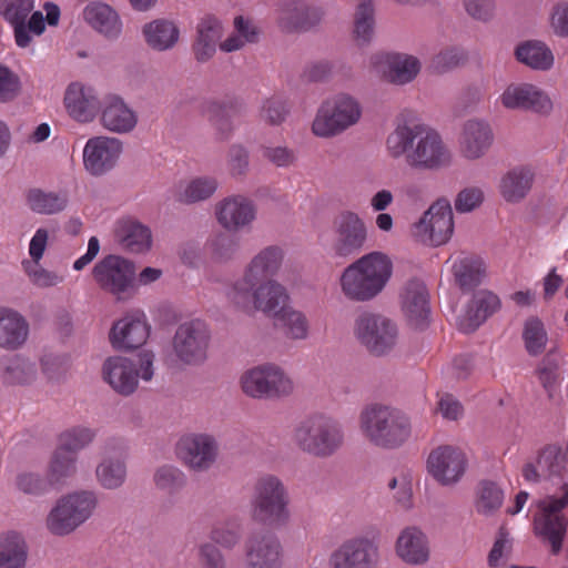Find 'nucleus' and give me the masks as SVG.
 I'll list each match as a JSON object with an SVG mask.
<instances>
[{"instance_id": "nucleus-55", "label": "nucleus", "mask_w": 568, "mask_h": 568, "mask_svg": "<svg viewBox=\"0 0 568 568\" xmlns=\"http://www.w3.org/2000/svg\"><path fill=\"white\" fill-rule=\"evenodd\" d=\"M153 480L159 489L169 494L181 490L186 484L184 473L173 465L159 467L154 473Z\"/></svg>"}, {"instance_id": "nucleus-64", "label": "nucleus", "mask_w": 568, "mask_h": 568, "mask_svg": "<svg viewBox=\"0 0 568 568\" xmlns=\"http://www.w3.org/2000/svg\"><path fill=\"white\" fill-rule=\"evenodd\" d=\"M288 112L290 109L285 101L272 98L264 102L261 111V118L271 125H278L285 121Z\"/></svg>"}, {"instance_id": "nucleus-29", "label": "nucleus", "mask_w": 568, "mask_h": 568, "mask_svg": "<svg viewBox=\"0 0 568 568\" xmlns=\"http://www.w3.org/2000/svg\"><path fill=\"white\" fill-rule=\"evenodd\" d=\"M64 105L69 115L82 123L92 121L101 109L95 90L80 83H71L68 87Z\"/></svg>"}, {"instance_id": "nucleus-11", "label": "nucleus", "mask_w": 568, "mask_h": 568, "mask_svg": "<svg viewBox=\"0 0 568 568\" xmlns=\"http://www.w3.org/2000/svg\"><path fill=\"white\" fill-rule=\"evenodd\" d=\"M362 108L356 99L341 93L326 100L317 111L312 130L315 135L329 138L337 135L357 123Z\"/></svg>"}, {"instance_id": "nucleus-10", "label": "nucleus", "mask_w": 568, "mask_h": 568, "mask_svg": "<svg viewBox=\"0 0 568 568\" xmlns=\"http://www.w3.org/2000/svg\"><path fill=\"white\" fill-rule=\"evenodd\" d=\"M135 274V264L115 254L104 256L92 268V277L98 286L113 295L118 302L133 296Z\"/></svg>"}, {"instance_id": "nucleus-39", "label": "nucleus", "mask_w": 568, "mask_h": 568, "mask_svg": "<svg viewBox=\"0 0 568 568\" xmlns=\"http://www.w3.org/2000/svg\"><path fill=\"white\" fill-rule=\"evenodd\" d=\"M85 21L98 32L110 40L119 38L122 24L118 13L105 3H91L84 9Z\"/></svg>"}, {"instance_id": "nucleus-45", "label": "nucleus", "mask_w": 568, "mask_h": 568, "mask_svg": "<svg viewBox=\"0 0 568 568\" xmlns=\"http://www.w3.org/2000/svg\"><path fill=\"white\" fill-rule=\"evenodd\" d=\"M455 281L463 293L474 291L486 276V266L478 256H466L453 267Z\"/></svg>"}, {"instance_id": "nucleus-31", "label": "nucleus", "mask_w": 568, "mask_h": 568, "mask_svg": "<svg viewBox=\"0 0 568 568\" xmlns=\"http://www.w3.org/2000/svg\"><path fill=\"white\" fill-rule=\"evenodd\" d=\"M216 215L223 227L239 231L255 220L256 206L252 200L243 195H234L219 204Z\"/></svg>"}, {"instance_id": "nucleus-51", "label": "nucleus", "mask_w": 568, "mask_h": 568, "mask_svg": "<svg viewBox=\"0 0 568 568\" xmlns=\"http://www.w3.org/2000/svg\"><path fill=\"white\" fill-rule=\"evenodd\" d=\"M27 201L30 209L40 214H55L63 211L68 205L67 195L45 193L39 189L30 190Z\"/></svg>"}, {"instance_id": "nucleus-46", "label": "nucleus", "mask_w": 568, "mask_h": 568, "mask_svg": "<svg viewBox=\"0 0 568 568\" xmlns=\"http://www.w3.org/2000/svg\"><path fill=\"white\" fill-rule=\"evenodd\" d=\"M534 174L525 168L509 171L500 182V192L507 202L521 201L531 187Z\"/></svg>"}, {"instance_id": "nucleus-41", "label": "nucleus", "mask_w": 568, "mask_h": 568, "mask_svg": "<svg viewBox=\"0 0 568 568\" xmlns=\"http://www.w3.org/2000/svg\"><path fill=\"white\" fill-rule=\"evenodd\" d=\"M116 237L132 253L148 252L152 245L151 230L138 221H122L116 230Z\"/></svg>"}, {"instance_id": "nucleus-33", "label": "nucleus", "mask_w": 568, "mask_h": 568, "mask_svg": "<svg viewBox=\"0 0 568 568\" xmlns=\"http://www.w3.org/2000/svg\"><path fill=\"white\" fill-rule=\"evenodd\" d=\"M284 260V251L277 245L261 250L246 265L243 275L236 281L248 284L251 281L272 278L280 271Z\"/></svg>"}, {"instance_id": "nucleus-35", "label": "nucleus", "mask_w": 568, "mask_h": 568, "mask_svg": "<svg viewBox=\"0 0 568 568\" xmlns=\"http://www.w3.org/2000/svg\"><path fill=\"white\" fill-rule=\"evenodd\" d=\"M33 7V0H0V16L13 27L16 43L20 48H27L32 40L27 32L26 19Z\"/></svg>"}, {"instance_id": "nucleus-18", "label": "nucleus", "mask_w": 568, "mask_h": 568, "mask_svg": "<svg viewBox=\"0 0 568 568\" xmlns=\"http://www.w3.org/2000/svg\"><path fill=\"white\" fill-rule=\"evenodd\" d=\"M467 467L465 454L454 446L444 445L430 452L427 459L429 474L442 485H454L464 476Z\"/></svg>"}, {"instance_id": "nucleus-58", "label": "nucleus", "mask_w": 568, "mask_h": 568, "mask_svg": "<svg viewBox=\"0 0 568 568\" xmlns=\"http://www.w3.org/2000/svg\"><path fill=\"white\" fill-rule=\"evenodd\" d=\"M95 430L88 427H73L61 435L60 448L77 456V453L93 442Z\"/></svg>"}, {"instance_id": "nucleus-34", "label": "nucleus", "mask_w": 568, "mask_h": 568, "mask_svg": "<svg viewBox=\"0 0 568 568\" xmlns=\"http://www.w3.org/2000/svg\"><path fill=\"white\" fill-rule=\"evenodd\" d=\"M397 556L409 565L425 564L429 558L427 536L416 526L404 528L395 544Z\"/></svg>"}, {"instance_id": "nucleus-13", "label": "nucleus", "mask_w": 568, "mask_h": 568, "mask_svg": "<svg viewBox=\"0 0 568 568\" xmlns=\"http://www.w3.org/2000/svg\"><path fill=\"white\" fill-rule=\"evenodd\" d=\"M243 392L253 398L275 399L293 390L292 381L275 365H260L247 371L241 378Z\"/></svg>"}, {"instance_id": "nucleus-59", "label": "nucleus", "mask_w": 568, "mask_h": 568, "mask_svg": "<svg viewBox=\"0 0 568 568\" xmlns=\"http://www.w3.org/2000/svg\"><path fill=\"white\" fill-rule=\"evenodd\" d=\"M22 90L19 75L9 67L0 63V103L16 100Z\"/></svg>"}, {"instance_id": "nucleus-7", "label": "nucleus", "mask_w": 568, "mask_h": 568, "mask_svg": "<svg viewBox=\"0 0 568 568\" xmlns=\"http://www.w3.org/2000/svg\"><path fill=\"white\" fill-rule=\"evenodd\" d=\"M353 333L366 352L375 357L389 355L398 338L397 326L390 318L368 311L356 316Z\"/></svg>"}, {"instance_id": "nucleus-42", "label": "nucleus", "mask_w": 568, "mask_h": 568, "mask_svg": "<svg viewBox=\"0 0 568 568\" xmlns=\"http://www.w3.org/2000/svg\"><path fill=\"white\" fill-rule=\"evenodd\" d=\"M568 519L566 516H544L535 518V534L551 546V552L558 555L562 549L567 534Z\"/></svg>"}, {"instance_id": "nucleus-2", "label": "nucleus", "mask_w": 568, "mask_h": 568, "mask_svg": "<svg viewBox=\"0 0 568 568\" xmlns=\"http://www.w3.org/2000/svg\"><path fill=\"white\" fill-rule=\"evenodd\" d=\"M392 274L389 256L383 252H371L344 270L341 277L342 291L352 301H371L384 290Z\"/></svg>"}, {"instance_id": "nucleus-62", "label": "nucleus", "mask_w": 568, "mask_h": 568, "mask_svg": "<svg viewBox=\"0 0 568 568\" xmlns=\"http://www.w3.org/2000/svg\"><path fill=\"white\" fill-rule=\"evenodd\" d=\"M18 488L28 495H42L47 493L52 486L49 478H44L39 474L24 473L17 477Z\"/></svg>"}, {"instance_id": "nucleus-43", "label": "nucleus", "mask_w": 568, "mask_h": 568, "mask_svg": "<svg viewBox=\"0 0 568 568\" xmlns=\"http://www.w3.org/2000/svg\"><path fill=\"white\" fill-rule=\"evenodd\" d=\"M516 59L534 70L547 71L554 64V54L546 43L539 40H528L515 49Z\"/></svg>"}, {"instance_id": "nucleus-19", "label": "nucleus", "mask_w": 568, "mask_h": 568, "mask_svg": "<svg viewBox=\"0 0 568 568\" xmlns=\"http://www.w3.org/2000/svg\"><path fill=\"white\" fill-rule=\"evenodd\" d=\"M323 11L305 0H283L277 17V26L284 33L307 32L318 26Z\"/></svg>"}, {"instance_id": "nucleus-37", "label": "nucleus", "mask_w": 568, "mask_h": 568, "mask_svg": "<svg viewBox=\"0 0 568 568\" xmlns=\"http://www.w3.org/2000/svg\"><path fill=\"white\" fill-rule=\"evenodd\" d=\"M102 125L112 132L128 133L138 122L135 113L119 97H110L102 110Z\"/></svg>"}, {"instance_id": "nucleus-36", "label": "nucleus", "mask_w": 568, "mask_h": 568, "mask_svg": "<svg viewBox=\"0 0 568 568\" xmlns=\"http://www.w3.org/2000/svg\"><path fill=\"white\" fill-rule=\"evenodd\" d=\"M37 376L36 364L21 355L16 354L0 359V381L7 386L30 385Z\"/></svg>"}, {"instance_id": "nucleus-30", "label": "nucleus", "mask_w": 568, "mask_h": 568, "mask_svg": "<svg viewBox=\"0 0 568 568\" xmlns=\"http://www.w3.org/2000/svg\"><path fill=\"white\" fill-rule=\"evenodd\" d=\"M243 104L235 99L209 100L204 103L203 112L215 129L219 141H227L234 131L233 118L240 115Z\"/></svg>"}, {"instance_id": "nucleus-14", "label": "nucleus", "mask_w": 568, "mask_h": 568, "mask_svg": "<svg viewBox=\"0 0 568 568\" xmlns=\"http://www.w3.org/2000/svg\"><path fill=\"white\" fill-rule=\"evenodd\" d=\"M382 559L379 541L367 536H354L332 551L329 568H379Z\"/></svg>"}, {"instance_id": "nucleus-3", "label": "nucleus", "mask_w": 568, "mask_h": 568, "mask_svg": "<svg viewBox=\"0 0 568 568\" xmlns=\"http://www.w3.org/2000/svg\"><path fill=\"white\" fill-rule=\"evenodd\" d=\"M361 429L366 439L376 447L396 449L412 435L409 417L398 408L372 404L359 416Z\"/></svg>"}, {"instance_id": "nucleus-26", "label": "nucleus", "mask_w": 568, "mask_h": 568, "mask_svg": "<svg viewBox=\"0 0 568 568\" xmlns=\"http://www.w3.org/2000/svg\"><path fill=\"white\" fill-rule=\"evenodd\" d=\"M98 483L108 490L120 488L126 478V466L121 445L111 439L102 447V459L95 468Z\"/></svg>"}, {"instance_id": "nucleus-60", "label": "nucleus", "mask_w": 568, "mask_h": 568, "mask_svg": "<svg viewBox=\"0 0 568 568\" xmlns=\"http://www.w3.org/2000/svg\"><path fill=\"white\" fill-rule=\"evenodd\" d=\"M230 173L234 178H242L250 171V151L241 143H234L227 152Z\"/></svg>"}, {"instance_id": "nucleus-1", "label": "nucleus", "mask_w": 568, "mask_h": 568, "mask_svg": "<svg viewBox=\"0 0 568 568\" xmlns=\"http://www.w3.org/2000/svg\"><path fill=\"white\" fill-rule=\"evenodd\" d=\"M416 141L408 154V165L418 170H438L448 166L452 153L440 135L425 124L405 122L388 135L387 150L393 158L402 156Z\"/></svg>"}, {"instance_id": "nucleus-17", "label": "nucleus", "mask_w": 568, "mask_h": 568, "mask_svg": "<svg viewBox=\"0 0 568 568\" xmlns=\"http://www.w3.org/2000/svg\"><path fill=\"white\" fill-rule=\"evenodd\" d=\"M122 150L123 145L119 139L109 136L89 139L83 150L85 171L95 178L108 174L115 168Z\"/></svg>"}, {"instance_id": "nucleus-44", "label": "nucleus", "mask_w": 568, "mask_h": 568, "mask_svg": "<svg viewBox=\"0 0 568 568\" xmlns=\"http://www.w3.org/2000/svg\"><path fill=\"white\" fill-rule=\"evenodd\" d=\"M28 546L21 534L9 531L0 536V568H26Z\"/></svg>"}, {"instance_id": "nucleus-5", "label": "nucleus", "mask_w": 568, "mask_h": 568, "mask_svg": "<svg viewBox=\"0 0 568 568\" xmlns=\"http://www.w3.org/2000/svg\"><path fill=\"white\" fill-rule=\"evenodd\" d=\"M250 504L252 518L261 525L280 528L290 521V494L275 475L264 474L256 478Z\"/></svg>"}, {"instance_id": "nucleus-38", "label": "nucleus", "mask_w": 568, "mask_h": 568, "mask_svg": "<svg viewBox=\"0 0 568 568\" xmlns=\"http://www.w3.org/2000/svg\"><path fill=\"white\" fill-rule=\"evenodd\" d=\"M142 34L149 48L163 52L174 48L180 38V30L171 20L155 19L143 26Z\"/></svg>"}, {"instance_id": "nucleus-53", "label": "nucleus", "mask_w": 568, "mask_h": 568, "mask_svg": "<svg viewBox=\"0 0 568 568\" xmlns=\"http://www.w3.org/2000/svg\"><path fill=\"white\" fill-rule=\"evenodd\" d=\"M538 465L547 473V477H561L568 464V449L562 452L558 445H547L537 459Z\"/></svg>"}, {"instance_id": "nucleus-22", "label": "nucleus", "mask_w": 568, "mask_h": 568, "mask_svg": "<svg viewBox=\"0 0 568 568\" xmlns=\"http://www.w3.org/2000/svg\"><path fill=\"white\" fill-rule=\"evenodd\" d=\"M501 103L506 109L540 114H548L552 110L548 94L530 83L509 84L501 94Z\"/></svg>"}, {"instance_id": "nucleus-15", "label": "nucleus", "mask_w": 568, "mask_h": 568, "mask_svg": "<svg viewBox=\"0 0 568 568\" xmlns=\"http://www.w3.org/2000/svg\"><path fill=\"white\" fill-rule=\"evenodd\" d=\"M454 232L453 211L448 200L433 203L414 224V235L423 243L439 246L448 242Z\"/></svg>"}, {"instance_id": "nucleus-56", "label": "nucleus", "mask_w": 568, "mask_h": 568, "mask_svg": "<svg viewBox=\"0 0 568 568\" xmlns=\"http://www.w3.org/2000/svg\"><path fill=\"white\" fill-rule=\"evenodd\" d=\"M523 337L529 355L537 356L544 352L547 334L540 320L537 317L528 318L525 323Z\"/></svg>"}, {"instance_id": "nucleus-54", "label": "nucleus", "mask_w": 568, "mask_h": 568, "mask_svg": "<svg viewBox=\"0 0 568 568\" xmlns=\"http://www.w3.org/2000/svg\"><path fill=\"white\" fill-rule=\"evenodd\" d=\"M504 500L503 489L494 481L479 483L476 509L479 514L489 516L500 508Z\"/></svg>"}, {"instance_id": "nucleus-12", "label": "nucleus", "mask_w": 568, "mask_h": 568, "mask_svg": "<svg viewBox=\"0 0 568 568\" xmlns=\"http://www.w3.org/2000/svg\"><path fill=\"white\" fill-rule=\"evenodd\" d=\"M211 332L206 323L192 320L181 323L172 338L176 361L183 365H202L207 358Z\"/></svg>"}, {"instance_id": "nucleus-16", "label": "nucleus", "mask_w": 568, "mask_h": 568, "mask_svg": "<svg viewBox=\"0 0 568 568\" xmlns=\"http://www.w3.org/2000/svg\"><path fill=\"white\" fill-rule=\"evenodd\" d=\"M333 251L339 257L359 254L366 246L368 232L364 220L353 211H342L333 222Z\"/></svg>"}, {"instance_id": "nucleus-47", "label": "nucleus", "mask_w": 568, "mask_h": 568, "mask_svg": "<svg viewBox=\"0 0 568 568\" xmlns=\"http://www.w3.org/2000/svg\"><path fill=\"white\" fill-rule=\"evenodd\" d=\"M275 325L283 329L286 337L305 339L308 335V321L306 316L292 307L284 306L274 315Z\"/></svg>"}, {"instance_id": "nucleus-9", "label": "nucleus", "mask_w": 568, "mask_h": 568, "mask_svg": "<svg viewBox=\"0 0 568 568\" xmlns=\"http://www.w3.org/2000/svg\"><path fill=\"white\" fill-rule=\"evenodd\" d=\"M154 354L143 351L139 354L138 363L122 356L108 358L103 364L104 381L120 395L133 394L139 385V377L143 381H151L153 371Z\"/></svg>"}, {"instance_id": "nucleus-27", "label": "nucleus", "mask_w": 568, "mask_h": 568, "mask_svg": "<svg viewBox=\"0 0 568 568\" xmlns=\"http://www.w3.org/2000/svg\"><path fill=\"white\" fill-rule=\"evenodd\" d=\"M494 143L490 124L481 119H469L462 128L459 136L460 154L470 161L483 158Z\"/></svg>"}, {"instance_id": "nucleus-28", "label": "nucleus", "mask_w": 568, "mask_h": 568, "mask_svg": "<svg viewBox=\"0 0 568 568\" xmlns=\"http://www.w3.org/2000/svg\"><path fill=\"white\" fill-rule=\"evenodd\" d=\"M223 34V24L216 17L205 16L199 21L191 47L192 53L197 63H206L213 59Z\"/></svg>"}, {"instance_id": "nucleus-21", "label": "nucleus", "mask_w": 568, "mask_h": 568, "mask_svg": "<svg viewBox=\"0 0 568 568\" xmlns=\"http://www.w3.org/2000/svg\"><path fill=\"white\" fill-rule=\"evenodd\" d=\"M247 568H282V545L271 531L252 534L246 542Z\"/></svg>"}, {"instance_id": "nucleus-63", "label": "nucleus", "mask_w": 568, "mask_h": 568, "mask_svg": "<svg viewBox=\"0 0 568 568\" xmlns=\"http://www.w3.org/2000/svg\"><path fill=\"white\" fill-rule=\"evenodd\" d=\"M239 241L227 234L217 235L212 242L213 257L219 262L232 260L239 251Z\"/></svg>"}, {"instance_id": "nucleus-57", "label": "nucleus", "mask_w": 568, "mask_h": 568, "mask_svg": "<svg viewBox=\"0 0 568 568\" xmlns=\"http://www.w3.org/2000/svg\"><path fill=\"white\" fill-rule=\"evenodd\" d=\"M69 368L70 357L67 354L49 353L41 357V369L48 382H62Z\"/></svg>"}, {"instance_id": "nucleus-24", "label": "nucleus", "mask_w": 568, "mask_h": 568, "mask_svg": "<svg viewBox=\"0 0 568 568\" xmlns=\"http://www.w3.org/2000/svg\"><path fill=\"white\" fill-rule=\"evenodd\" d=\"M178 447L183 463L195 471L207 470L217 456L215 439L204 434L185 436L181 438Z\"/></svg>"}, {"instance_id": "nucleus-32", "label": "nucleus", "mask_w": 568, "mask_h": 568, "mask_svg": "<svg viewBox=\"0 0 568 568\" xmlns=\"http://www.w3.org/2000/svg\"><path fill=\"white\" fill-rule=\"evenodd\" d=\"M500 307L499 297L488 290L474 292L466 313L459 318L458 326L464 333L475 332L489 316Z\"/></svg>"}, {"instance_id": "nucleus-40", "label": "nucleus", "mask_w": 568, "mask_h": 568, "mask_svg": "<svg viewBox=\"0 0 568 568\" xmlns=\"http://www.w3.org/2000/svg\"><path fill=\"white\" fill-rule=\"evenodd\" d=\"M28 331V323L19 313L10 310L0 311V347L18 348L26 342Z\"/></svg>"}, {"instance_id": "nucleus-49", "label": "nucleus", "mask_w": 568, "mask_h": 568, "mask_svg": "<svg viewBox=\"0 0 568 568\" xmlns=\"http://www.w3.org/2000/svg\"><path fill=\"white\" fill-rule=\"evenodd\" d=\"M77 473V456L58 447L53 453L48 471V478L53 487L63 485Z\"/></svg>"}, {"instance_id": "nucleus-50", "label": "nucleus", "mask_w": 568, "mask_h": 568, "mask_svg": "<svg viewBox=\"0 0 568 568\" xmlns=\"http://www.w3.org/2000/svg\"><path fill=\"white\" fill-rule=\"evenodd\" d=\"M219 182L213 176H199L191 180L176 200L183 204H193L210 199L217 190Z\"/></svg>"}, {"instance_id": "nucleus-52", "label": "nucleus", "mask_w": 568, "mask_h": 568, "mask_svg": "<svg viewBox=\"0 0 568 568\" xmlns=\"http://www.w3.org/2000/svg\"><path fill=\"white\" fill-rule=\"evenodd\" d=\"M372 0H362L354 16V36L359 44L368 43L374 36L375 18Z\"/></svg>"}, {"instance_id": "nucleus-61", "label": "nucleus", "mask_w": 568, "mask_h": 568, "mask_svg": "<svg viewBox=\"0 0 568 568\" xmlns=\"http://www.w3.org/2000/svg\"><path fill=\"white\" fill-rule=\"evenodd\" d=\"M260 151L263 159L276 168H291L297 161V156L294 150L288 149L287 146L261 145Z\"/></svg>"}, {"instance_id": "nucleus-23", "label": "nucleus", "mask_w": 568, "mask_h": 568, "mask_svg": "<svg viewBox=\"0 0 568 568\" xmlns=\"http://www.w3.org/2000/svg\"><path fill=\"white\" fill-rule=\"evenodd\" d=\"M402 305L408 325L424 331L430 323L429 294L424 282L409 280L402 294Z\"/></svg>"}, {"instance_id": "nucleus-20", "label": "nucleus", "mask_w": 568, "mask_h": 568, "mask_svg": "<svg viewBox=\"0 0 568 568\" xmlns=\"http://www.w3.org/2000/svg\"><path fill=\"white\" fill-rule=\"evenodd\" d=\"M150 335V326L143 312L134 311L116 321L110 331V342L118 351L141 347Z\"/></svg>"}, {"instance_id": "nucleus-4", "label": "nucleus", "mask_w": 568, "mask_h": 568, "mask_svg": "<svg viewBox=\"0 0 568 568\" xmlns=\"http://www.w3.org/2000/svg\"><path fill=\"white\" fill-rule=\"evenodd\" d=\"M293 442L301 452L310 456L329 458L344 445L343 426L328 415L315 413L296 424Z\"/></svg>"}, {"instance_id": "nucleus-8", "label": "nucleus", "mask_w": 568, "mask_h": 568, "mask_svg": "<svg viewBox=\"0 0 568 568\" xmlns=\"http://www.w3.org/2000/svg\"><path fill=\"white\" fill-rule=\"evenodd\" d=\"M98 506L97 494L92 490H80L69 494L57 503L47 518L48 529L57 536L74 531L85 523Z\"/></svg>"}, {"instance_id": "nucleus-48", "label": "nucleus", "mask_w": 568, "mask_h": 568, "mask_svg": "<svg viewBox=\"0 0 568 568\" xmlns=\"http://www.w3.org/2000/svg\"><path fill=\"white\" fill-rule=\"evenodd\" d=\"M467 62V51L460 47L452 45L437 52L432 58L428 69L430 73L440 75L462 68Z\"/></svg>"}, {"instance_id": "nucleus-6", "label": "nucleus", "mask_w": 568, "mask_h": 568, "mask_svg": "<svg viewBox=\"0 0 568 568\" xmlns=\"http://www.w3.org/2000/svg\"><path fill=\"white\" fill-rule=\"evenodd\" d=\"M227 298L239 310L251 313L261 311L273 316L286 306L288 295L283 285L273 278L235 281L227 292Z\"/></svg>"}, {"instance_id": "nucleus-25", "label": "nucleus", "mask_w": 568, "mask_h": 568, "mask_svg": "<svg viewBox=\"0 0 568 568\" xmlns=\"http://www.w3.org/2000/svg\"><path fill=\"white\" fill-rule=\"evenodd\" d=\"M373 63L386 81L393 84H407L420 72V61L405 53H378Z\"/></svg>"}]
</instances>
